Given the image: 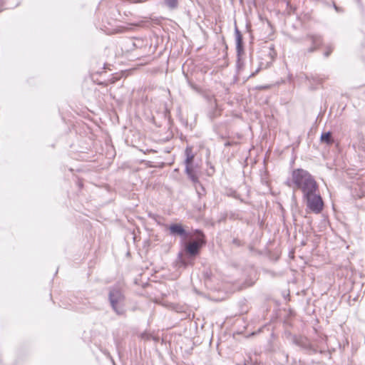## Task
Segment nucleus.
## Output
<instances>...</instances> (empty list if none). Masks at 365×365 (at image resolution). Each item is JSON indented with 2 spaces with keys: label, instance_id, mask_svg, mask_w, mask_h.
Here are the masks:
<instances>
[{
  "label": "nucleus",
  "instance_id": "39448f33",
  "mask_svg": "<svg viewBox=\"0 0 365 365\" xmlns=\"http://www.w3.org/2000/svg\"><path fill=\"white\" fill-rule=\"evenodd\" d=\"M170 232L172 235H178L187 237L185 230L181 224H172L169 227Z\"/></svg>",
  "mask_w": 365,
  "mask_h": 365
},
{
  "label": "nucleus",
  "instance_id": "7ed1b4c3",
  "mask_svg": "<svg viewBox=\"0 0 365 365\" xmlns=\"http://www.w3.org/2000/svg\"><path fill=\"white\" fill-rule=\"evenodd\" d=\"M195 233L197 234L195 240L186 243L185 247L186 252L191 256L198 255L201 247L205 243L204 235L197 230Z\"/></svg>",
  "mask_w": 365,
  "mask_h": 365
},
{
  "label": "nucleus",
  "instance_id": "423d86ee",
  "mask_svg": "<svg viewBox=\"0 0 365 365\" xmlns=\"http://www.w3.org/2000/svg\"><path fill=\"white\" fill-rule=\"evenodd\" d=\"M321 141L327 145H331L334 143L331 133L330 132L322 133L321 135Z\"/></svg>",
  "mask_w": 365,
  "mask_h": 365
},
{
  "label": "nucleus",
  "instance_id": "9b49d317",
  "mask_svg": "<svg viewBox=\"0 0 365 365\" xmlns=\"http://www.w3.org/2000/svg\"><path fill=\"white\" fill-rule=\"evenodd\" d=\"M5 4V0H0V11H2Z\"/></svg>",
  "mask_w": 365,
  "mask_h": 365
},
{
  "label": "nucleus",
  "instance_id": "ddd939ff",
  "mask_svg": "<svg viewBox=\"0 0 365 365\" xmlns=\"http://www.w3.org/2000/svg\"><path fill=\"white\" fill-rule=\"evenodd\" d=\"M331 52V51H329L326 53V56H328L329 55V53Z\"/></svg>",
  "mask_w": 365,
  "mask_h": 365
},
{
  "label": "nucleus",
  "instance_id": "4468645a",
  "mask_svg": "<svg viewBox=\"0 0 365 365\" xmlns=\"http://www.w3.org/2000/svg\"><path fill=\"white\" fill-rule=\"evenodd\" d=\"M240 41H241V39H240V38H239V39H238V43L239 44L240 43Z\"/></svg>",
  "mask_w": 365,
  "mask_h": 365
},
{
  "label": "nucleus",
  "instance_id": "f8f14e48",
  "mask_svg": "<svg viewBox=\"0 0 365 365\" xmlns=\"http://www.w3.org/2000/svg\"><path fill=\"white\" fill-rule=\"evenodd\" d=\"M269 88V86H265L260 87V89H267V88Z\"/></svg>",
  "mask_w": 365,
  "mask_h": 365
},
{
  "label": "nucleus",
  "instance_id": "1a4fd4ad",
  "mask_svg": "<svg viewBox=\"0 0 365 365\" xmlns=\"http://www.w3.org/2000/svg\"><path fill=\"white\" fill-rule=\"evenodd\" d=\"M187 158L185 160L186 166H191V164L194 159V155L191 153V149H186Z\"/></svg>",
  "mask_w": 365,
  "mask_h": 365
},
{
  "label": "nucleus",
  "instance_id": "9d476101",
  "mask_svg": "<svg viewBox=\"0 0 365 365\" xmlns=\"http://www.w3.org/2000/svg\"><path fill=\"white\" fill-rule=\"evenodd\" d=\"M165 4L170 9H175L178 6V0H165Z\"/></svg>",
  "mask_w": 365,
  "mask_h": 365
},
{
  "label": "nucleus",
  "instance_id": "f03ea898",
  "mask_svg": "<svg viewBox=\"0 0 365 365\" xmlns=\"http://www.w3.org/2000/svg\"><path fill=\"white\" fill-rule=\"evenodd\" d=\"M317 191H311L304 195L307 207L314 213H320L324 207V202Z\"/></svg>",
  "mask_w": 365,
  "mask_h": 365
},
{
  "label": "nucleus",
  "instance_id": "f257e3e1",
  "mask_svg": "<svg viewBox=\"0 0 365 365\" xmlns=\"http://www.w3.org/2000/svg\"><path fill=\"white\" fill-rule=\"evenodd\" d=\"M289 185L300 190L304 195L311 191H318V185L313 176L300 168L292 171Z\"/></svg>",
  "mask_w": 365,
  "mask_h": 365
},
{
  "label": "nucleus",
  "instance_id": "0eeeda50",
  "mask_svg": "<svg viewBox=\"0 0 365 365\" xmlns=\"http://www.w3.org/2000/svg\"><path fill=\"white\" fill-rule=\"evenodd\" d=\"M186 173L189 176V178L191 179V180L193 182H198V178L197 175L194 173L193 169L191 166H186L185 169Z\"/></svg>",
  "mask_w": 365,
  "mask_h": 365
},
{
  "label": "nucleus",
  "instance_id": "6e6552de",
  "mask_svg": "<svg viewBox=\"0 0 365 365\" xmlns=\"http://www.w3.org/2000/svg\"><path fill=\"white\" fill-rule=\"evenodd\" d=\"M309 40H310L314 44V47L310 48L309 51H313L317 49L322 43L320 38L317 36H311L309 37Z\"/></svg>",
  "mask_w": 365,
  "mask_h": 365
},
{
  "label": "nucleus",
  "instance_id": "20e7f679",
  "mask_svg": "<svg viewBox=\"0 0 365 365\" xmlns=\"http://www.w3.org/2000/svg\"><path fill=\"white\" fill-rule=\"evenodd\" d=\"M123 298L122 292L120 289H113L109 294L110 302L114 309H115L117 304L120 300Z\"/></svg>",
  "mask_w": 365,
  "mask_h": 365
}]
</instances>
